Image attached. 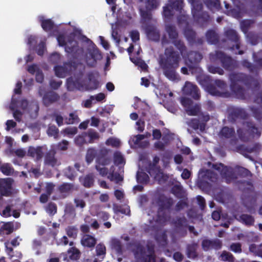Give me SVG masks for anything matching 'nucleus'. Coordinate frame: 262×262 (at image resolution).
Wrapping results in <instances>:
<instances>
[{
	"instance_id": "nucleus-46",
	"label": "nucleus",
	"mask_w": 262,
	"mask_h": 262,
	"mask_svg": "<svg viewBox=\"0 0 262 262\" xmlns=\"http://www.w3.org/2000/svg\"><path fill=\"white\" fill-rule=\"evenodd\" d=\"M184 35L190 43H194L196 38V33L192 29H186L184 32Z\"/></svg>"
},
{
	"instance_id": "nucleus-21",
	"label": "nucleus",
	"mask_w": 262,
	"mask_h": 262,
	"mask_svg": "<svg viewBox=\"0 0 262 262\" xmlns=\"http://www.w3.org/2000/svg\"><path fill=\"white\" fill-rule=\"evenodd\" d=\"M187 63L189 69L195 68L203 58L202 55L198 52L190 51L187 54Z\"/></svg>"
},
{
	"instance_id": "nucleus-12",
	"label": "nucleus",
	"mask_w": 262,
	"mask_h": 262,
	"mask_svg": "<svg viewBox=\"0 0 262 262\" xmlns=\"http://www.w3.org/2000/svg\"><path fill=\"white\" fill-rule=\"evenodd\" d=\"M66 262H77L81 256V252L75 247L70 248L66 252L61 253Z\"/></svg>"
},
{
	"instance_id": "nucleus-59",
	"label": "nucleus",
	"mask_w": 262,
	"mask_h": 262,
	"mask_svg": "<svg viewBox=\"0 0 262 262\" xmlns=\"http://www.w3.org/2000/svg\"><path fill=\"white\" fill-rule=\"evenodd\" d=\"M253 21L250 19H245L241 22V28L243 32L247 33L250 28Z\"/></svg>"
},
{
	"instance_id": "nucleus-42",
	"label": "nucleus",
	"mask_w": 262,
	"mask_h": 262,
	"mask_svg": "<svg viewBox=\"0 0 262 262\" xmlns=\"http://www.w3.org/2000/svg\"><path fill=\"white\" fill-rule=\"evenodd\" d=\"M14 231V225L12 222H7L3 223L0 226V234H10Z\"/></svg>"
},
{
	"instance_id": "nucleus-58",
	"label": "nucleus",
	"mask_w": 262,
	"mask_h": 262,
	"mask_svg": "<svg viewBox=\"0 0 262 262\" xmlns=\"http://www.w3.org/2000/svg\"><path fill=\"white\" fill-rule=\"evenodd\" d=\"M79 119L77 115L71 113L69 114V118H66L65 123L67 124H73L79 122Z\"/></svg>"
},
{
	"instance_id": "nucleus-17",
	"label": "nucleus",
	"mask_w": 262,
	"mask_h": 262,
	"mask_svg": "<svg viewBox=\"0 0 262 262\" xmlns=\"http://www.w3.org/2000/svg\"><path fill=\"white\" fill-rule=\"evenodd\" d=\"M56 154V149L54 146L47 151L45 155L44 163L45 164L54 167L59 164V162L57 158L55 157Z\"/></svg>"
},
{
	"instance_id": "nucleus-6",
	"label": "nucleus",
	"mask_w": 262,
	"mask_h": 262,
	"mask_svg": "<svg viewBox=\"0 0 262 262\" xmlns=\"http://www.w3.org/2000/svg\"><path fill=\"white\" fill-rule=\"evenodd\" d=\"M213 167L220 172L222 177L225 180L227 183L229 184L235 181L237 176L235 173V168L225 166L222 163L214 164Z\"/></svg>"
},
{
	"instance_id": "nucleus-26",
	"label": "nucleus",
	"mask_w": 262,
	"mask_h": 262,
	"mask_svg": "<svg viewBox=\"0 0 262 262\" xmlns=\"http://www.w3.org/2000/svg\"><path fill=\"white\" fill-rule=\"evenodd\" d=\"M43 152L41 146L29 147L28 150V155L35 158L37 161L40 160L43 157Z\"/></svg>"
},
{
	"instance_id": "nucleus-27",
	"label": "nucleus",
	"mask_w": 262,
	"mask_h": 262,
	"mask_svg": "<svg viewBox=\"0 0 262 262\" xmlns=\"http://www.w3.org/2000/svg\"><path fill=\"white\" fill-rule=\"evenodd\" d=\"M95 176L93 173H90L84 177L79 178V182L85 188H91L93 186L95 182Z\"/></svg>"
},
{
	"instance_id": "nucleus-56",
	"label": "nucleus",
	"mask_w": 262,
	"mask_h": 262,
	"mask_svg": "<svg viewBox=\"0 0 262 262\" xmlns=\"http://www.w3.org/2000/svg\"><path fill=\"white\" fill-rule=\"evenodd\" d=\"M66 233L69 237H72L74 239L76 238L78 229L75 226H68L66 229Z\"/></svg>"
},
{
	"instance_id": "nucleus-57",
	"label": "nucleus",
	"mask_w": 262,
	"mask_h": 262,
	"mask_svg": "<svg viewBox=\"0 0 262 262\" xmlns=\"http://www.w3.org/2000/svg\"><path fill=\"white\" fill-rule=\"evenodd\" d=\"M130 60L136 65L141 68L143 71H145L147 70L148 66L145 61L141 59L138 58H137L136 59L130 58Z\"/></svg>"
},
{
	"instance_id": "nucleus-22",
	"label": "nucleus",
	"mask_w": 262,
	"mask_h": 262,
	"mask_svg": "<svg viewBox=\"0 0 262 262\" xmlns=\"http://www.w3.org/2000/svg\"><path fill=\"white\" fill-rule=\"evenodd\" d=\"M60 96L53 91L46 92L42 97V102L46 106H49L51 104L57 102Z\"/></svg>"
},
{
	"instance_id": "nucleus-13",
	"label": "nucleus",
	"mask_w": 262,
	"mask_h": 262,
	"mask_svg": "<svg viewBox=\"0 0 262 262\" xmlns=\"http://www.w3.org/2000/svg\"><path fill=\"white\" fill-rule=\"evenodd\" d=\"M248 114L246 111L240 107H232L230 109L228 118L233 123L237 119H246L248 118Z\"/></svg>"
},
{
	"instance_id": "nucleus-45",
	"label": "nucleus",
	"mask_w": 262,
	"mask_h": 262,
	"mask_svg": "<svg viewBox=\"0 0 262 262\" xmlns=\"http://www.w3.org/2000/svg\"><path fill=\"white\" fill-rule=\"evenodd\" d=\"M172 43L180 51V53L181 55H185V54L187 53V47H186L184 42L182 40L179 39L178 38L172 41Z\"/></svg>"
},
{
	"instance_id": "nucleus-35",
	"label": "nucleus",
	"mask_w": 262,
	"mask_h": 262,
	"mask_svg": "<svg viewBox=\"0 0 262 262\" xmlns=\"http://www.w3.org/2000/svg\"><path fill=\"white\" fill-rule=\"evenodd\" d=\"M110 246L111 249L115 251L118 255H121L123 254V245L120 240L117 238L112 239Z\"/></svg>"
},
{
	"instance_id": "nucleus-1",
	"label": "nucleus",
	"mask_w": 262,
	"mask_h": 262,
	"mask_svg": "<svg viewBox=\"0 0 262 262\" xmlns=\"http://www.w3.org/2000/svg\"><path fill=\"white\" fill-rule=\"evenodd\" d=\"M180 60V53L171 46L166 48L164 54L160 56L159 65L163 74L168 79L174 81L178 79L176 70L179 67Z\"/></svg>"
},
{
	"instance_id": "nucleus-34",
	"label": "nucleus",
	"mask_w": 262,
	"mask_h": 262,
	"mask_svg": "<svg viewBox=\"0 0 262 262\" xmlns=\"http://www.w3.org/2000/svg\"><path fill=\"white\" fill-rule=\"evenodd\" d=\"M246 125L247 128L248 133L253 137H257L259 138L260 136L261 132L258 130V128L255 126L254 122L252 121H247L246 122Z\"/></svg>"
},
{
	"instance_id": "nucleus-53",
	"label": "nucleus",
	"mask_w": 262,
	"mask_h": 262,
	"mask_svg": "<svg viewBox=\"0 0 262 262\" xmlns=\"http://www.w3.org/2000/svg\"><path fill=\"white\" fill-rule=\"evenodd\" d=\"M137 180L139 183L146 184L149 181L148 175L145 172H138L137 173Z\"/></svg>"
},
{
	"instance_id": "nucleus-38",
	"label": "nucleus",
	"mask_w": 262,
	"mask_h": 262,
	"mask_svg": "<svg viewBox=\"0 0 262 262\" xmlns=\"http://www.w3.org/2000/svg\"><path fill=\"white\" fill-rule=\"evenodd\" d=\"M235 173L237 176L242 178H246L252 177V173L248 169L240 166L235 167Z\"/></svg>"
},
{
	"instance_id": "nucleus-64",
	"label": "nucleus",
	"mask_w": 262,
	"mask_h": 262,
	"mask_svg": "<svg viewBox=\"0 0 262 262\" xmlns=\"http://www.w3.org/2000/svg\"><path fill=\"white\" fill-rule=\"evenodd\" d=\"M222 260L223 261H227L229 262H234V257L230 252H227L226 251H223L221 255Z\"/></svg>"
},
{
	"instance_id": "nucleus-49",
	"label": "nucleus",
	"mask_w": 262,
	"mask_h": 262,
	"mask_svg": "<svg viewBox=\"0 0 262 262\" xmlns=\"http://www.w3.org/2000/svg\"><path fill=\"white\" fill-rule=\"evenodd\" d=\"M74 185L71 183H64L58 187V190L60 193H69L73 188Z\"/></svg>"
},
{
	"instance_id": "nucleus-39",
	"label": "nucleus",
	"mask_w": 262,
	"mask_h": 262,
	"mask_svg": "<svg viewBox=\"0 0 262 262\" xmlns=\"http://www.w3.org/2000/svg\"><path fill=\"white\" fill-rule=\"evenodd\" d=\"M171 192L179 199H183L186 196V192L181 185H174L171 188Z\"/></svg>"
},
{
	"instance_id": "nucleus-37",
	"label": "nucleus",
	"mask_w": 262,
	"mask_h": 262,
	"mask_svg": "<svg viewBox=\"0 0 262 262\" xmlns=\"http://www.w3.org/2000/svg\"><path fill=\"white\" fill-rule=\"evenodd\" d=\"M239 222L247 226H251L254 225L255 219L251 215L248 214H242L237 219Z\"/></svg>"
},
{
	"instance_id": "nucleus-54",
	"label": "nucleus",
	"mask_w": 262,
	"mask_h": 262,
	"mask_svg": "<svg viewBox=\"0 0 262 262\" xmlns=\"http://www.w3.org/2000/svg\"><path fill=\"white\" fill-rule=\"evenodd\" d=\"M169 5L171 9L181 12L184 6V2L183 0H175Z\"/></svg>"
},
{
	"instance_id": "nucleus-15",
	"label": "nucleus",
	"mask_w": 262,
	"mask_h": 262,
	"mask_svg": "<svg viewBox=\"0 0 262 262\" xmlns=\"http://www.w3.org/2000/svg\"><path fill=\"white\" fill-rule=\"evenodd\" d=\"M183 92L184 94L191 96L194 99L198 100L200 97L199 89L198 86L192 83L186 81L183 88Z\"/></svg>"
},
{
	"instance_id": "nucleus-41",
	"label": "nucleus",
	"mask_w": 262,
	"mask_h": 262,
	"mask_svg": "<svg viewBox=\"0 0 262 262\" xmlns=\"http://www.w3.org/2000/svg\"><path fill=\"white\" fill-rule=\"evenodd\" d=\"M203 2L208 9L211 11H218L221 9V3L219 0H204Z\"/></svg>"
},
{
	"instance_id": "nucleus-55",
	"label": "nucleus",
	"mask_w": 262,
	"mask_h": 262,
	"mask_svg": "<svg viewBox=\"0 0 262 262\" xmlns=\"http://www.w3.org/2000/svg\"><path fill=\"white\" fill-rule=\"evenodd\" d=\"M46 211L50 215H54L57 211L56 204L54 202H49L46 207Z\"/></svg>"
},
{
	"instance_id": "nucleus-9",
	"label": "nucleus",
	"mask_w": 262,
	"mask_h": 262,
	"mask_svg": "<svg viewBox=\"0 0 262 262\" xmlns=\"http://www.w3.org/2000/svg\"><path fill=\"white\" fill-rule=\"evenodd\" d=\"M76 63L73 61L64 62L63 66H56L54 67L55 75L59 78H64L68 73L73 69H76Z\"/></svg>"
},
{
	"instance_id": "nucleus-60",
	"label": "nucleus",
	"mask_w": 262,
	"mask_h": 262,
	"mask_svg": "<svg viewBox=\"0 0 262 262\" xmlns=\"http://www.w3.org/2000/svg\"><path fill=\"white\" fill-rule=\"evenodd\" d=\"M114 162L115 165H119L125 163V160L120 152L116 151L114 154Z\"/></svg>"
},
{
	"instance_id": "nucleus-3",
	"label": "nucleus",
	"mask_w": 262,
	"mask_h": 262,
	"mask_svg": "<svg viewBox=\"0 0 262 262\" xmlns=\"http://www.w3.org/2000/svg\"><path fill=\"white\" fill-rule=\"evenodd\" d=\"M209 58L211 62H220L222 67L227 71H231L236 66L235 61L231 56L221 51H215L210 53Z\"/></svg>"
},
{
	"instance_id": "nucleus-16",
	"label": "nucleus",
	"mask_w": 262,
	"mask_h": 262,
	"mask_svg": "<svg viewBox=\"0 0 262 262\" xmlns=\"http://www.w3.org/2000/svg\"><path fill=\"white\" fill-rule=\"evenodd\" d=\"M222 242L217 238L214 239H204L202 241L201 246L203 250L207 251L210 249L220 250L222 247Z\"/></svg>"
},
{
	"instance_id": "nucleus-40",
	"label": "nucleus",
	"mask_w": 262,
	"mask_h": 262,
	"mask_svg": "<svg viewBox=\"0 0 262 262\" xmlns=\"http://www.w3.org/2000/svg\"><path fill=\"white\" fill-rule=\"evenodd\" d=\"M98 150L95 147H90L87 149L85 155V161L88 164L91 163L97 157Z\"/></svg>"
},
{
	"instance_id": "nucleus-4",
	"label": "nucleus",
	"mask_w": 262,
	"mask_h": 262,
	"mask_svg": "<svg viewBox=\"0 0 262 262\" xmlns=\"http://www.w3.org/2000/svg\"><path fill=\"white\" fill-rule=\"evenodd\" d=\"M191 6V12L194 19L199 23H207L210 18L208 12L203 11V5L200 0H187Z\"/></svg>"
},
{
	"instance_id": "nucleus-14",
	"label": "nucleus",
	"mask_w": 262,
	"mask_h": 262,
	"mask_svg": "<svg viewBox=\"0 0 262 262\" xmlns=\"http://www.w3.org/2000/svg\"><path fill=\"white\" fill-rule=\"evenodd\" d=\"M156 203L159 207V210L162 211L169 210L173 204L172 199L165 196L163 194L159 195L156 199Z\"/></svg>"
},
{
	"instance_id": "nucleus-8",
	"label": "nucleus",
	"mask_w": 262,
	"mask_h": 262,
	"mask_svg": "<svg viewBox=\"0 0 262 262\" xmlns=\"http://www.w3.org/2000/svg\"><path fill=\"white\" fill-rule=\"evenodd\" d=\"M160 161V158L156 156L153 158V163H150L146 168L147 172L150 175L151 177H154V178L160 181L161 178L163 176V173L160 167L157 166V164Z\"/></svg>"
},
{
	"instance_id": "nucleus-62",
	"label": "nucleus",
	"mask_w": 262,
	"mask_h": 262,
	"mask_svg": "<svg viewBox=\"0 0 262 262\" xmlns=\"http://www.w3.org/2000/svg\"><path fill=\"white\" fill-rule=\"evenodd\" d=\"M173 9L170 8L169 4L163 7V15L167 19H170L173 15Z\"/></svg>"
},
{
	"instance_id": "nucleus-31",
	"label": "nucleus",
	"mask_w": 262,
	"mask_h": 262,
	"mask_svg": "<svg viewBox=\"0 0 262 262\" xmlns=\"http://www.w3.org/2000/svg\"><path fill=\"white\" fill-rule=\"evenodd\" d=\"M198 247V245L195 243H192L187 245L186 254L188 258L194 259L198 256L197 253Z\"/></svg>"
},
{
	"instance_id": "nucleus-30",
	"label": "nucleus",
	"mask_w": 262,
	"mask_h": 262,
	"mask_svg": "<svg viewBox=\"0 0 262 262\" xmlns=\"http://www.w3.org/2000/svg\"><path fill=\"white\" fill-rule=\"evenodd\" d=\"M89 83L85 85V89L87 91H93L98 88L99 81L95 78L93 73H89L88 75Z\"/></svg>"
},
{
	"instance_id": "nucleus-2",
	"label": "nucleus",
	"mask_w": 262,
	"mask_h": 262,
	"mask_svg": "<svg viewBox=\"0 0 262 262\" xmlns=\"http://www.w3.org/2000/svg\"><path fill=\"white\" fill-rule=\"evenodd\" d=\"M229 78L231 81V90L237 98L242 99L245 98L246 91L243 86L238 84V83L251 88L253 91L258 90L260 88V83L257 79L243 73H232L230 74Z\"/></svg>"
},
{
	"instance_id": "nucleus-51",
	"label": "nucleus",
	"mask_w": 262,
	"mask_h": 262,
	"mask_svg": "<svg viewBox=\"0 0 262 262\" xmlns=\"http://www.w3.org/2000/svg\"><path fill=\"white\" fill-rule=\"evenodd\" d=\"M147 35L149 39L153 41H159L160 39V33L157 30L151 29L147 32Z\"/></svg>"
},
{
	"instance_id": "nucleus-19",
	"label": "nucleus",
	"mask_w": 262,
	"mask_h": 262,
	"mask_svg": "<svg viewBox=\"0 0 262 262\" xmlns=\"http://www.w3.org/2000/svg\"><path fill=\"white\" fill-rule=\"evenodd\" d=\"M89 53L91 58H88L86 60V64L90 67H95L98 60H100L102 58V55L97 48L96 45H94L92 49L89 50Z\"/></svg>"
},
{
	"instance_id": "nucleus-44",
	"label": "nucleus",
	"mask_w": 262,
	"mask_h": 262,
	"mask_svg": "<svg viewBox=\"0 0 262 262\" xmlns=\"http://www.w3.org/2000/svg\"><path fill=\"white\" fill-rule=\"evenodd\" d=\"M107 178L111 181H115L116 183L122 181L123 178L117 172H114V167L111 166L110 168V172L107 176Z\"/></svg>"
},
{
	"instance_id": "nucleus-52",
	"label": "nucleus",
	"mask_w": 262,
	"mask_h": 262,
	"mask_svg": "<svg viewBox=\"0 0 262 262\" xmlns=\"http://www.w3.org/2000/svg\"><path fill=\"white\" fill-rule=\"evenodd\" d=\"M64 174L69 179L74 180L77 176V173L73 167L69 166L64 170Z\"/></svg>"
},
{
	"instance_id": "nucleus-47",
	"label": "nucleus",
	"mask_w": 262,
	"mask_h": 262,
	"mask_svg": "<svg viewBox=\"0 0 262 262\" xmlns=\"http://www.w3.org/2000/svg\"><path fill=\"white\" fill-rule=\"evenodd\" d=\"M148 251L149 254L146 255L145 253L144 257H142L141 259L143 262H156L154 248L152 247L148 246Z\"/></svg>"
},
{
	"instance_id": "nucleus-25",
	"label": "nucleus",
	"mask_w": 262,
	"mask_h": 262,
	"mask_svg": "<svg viewBox=\"0 0 262 262\" xmlns=\"http://www.w3.org/2000/svg\"><path fill=\"white\" fill-rule=\"evenodd\" d=\"M176 229L180 231H184L186 233V229L188 227V221L185 216L177 217L173 222Z\"/></svg>"
},
{
	"instance_id": "nucleus-32",
	"label": "nucleus",
	"mask_w": 262,
	"mask_h": 262,
	"mask_svg": "<svg viewBox=\"0 0 262 262\" xmlns=\"http://www.w3.org/2000/svg\"><path fill=\"white\" fill-rule=\"evenodd\" d=\"M84 135L88 138L86 140L88 144H93L98 141L100 138L99 134L93 129H88L87 132H84Z\"/></svg>"
},
{
	"instance_id": "nucleus-50",
	"label": "nucleus",
	"mask_w": 262,
	"mask_h": 262,
	"mask_svg": "<svg viewBox=\"0 0 262 262\" xmlns=\"http://www.w3.org/2000/svg\"><path fill=\"white\" fill-rule=\"evenodd\" d=\"M1 172L6 176H10L13 172V168L9 163H4L0 166Z\"/></svg>"
},
{
	"instance_id": "nucleus-36",
	"label": "nucleus",
	"mask_w": 262,
	"mask_h": 262,
	"mask_svg": "<svg viewBox=\"0 0 262 262\" xmlns=\"http://www.w3.org/2000/svg\"><path fill=\"white\" fill-rule=\"evenodd\" d=\"M39 21L43 30L46 32L51 31L55 27L53 21L51 19H45L43 16L39 18Z\"/></svg>"
},
{
	"instance_id": "nucleus-18",
	"label": "nucleus",
	"mask_w": 262,
	"mask_h": 262,
	"mask_svg": "<svg viewBox=\"0 0 262 262\" xmlns=\"http://www.w3.org/2000/svg\"><path fill=\"white\" fill-rule=\"evenodd\" d=\"M219 136L222 139H230V143H235L237 139L235 136V129L233 127H223L219 132Z\"/></svg>"
},
{
	"instance_id": "nucleus-33",
	"label": "nucleus",
	"mask_w": 262,
	"mask_h": 262,
	"mask_svg": "<svg viewBox=\"0 0 262 262\" xmlns=\"http://www.w3.org/2000/svg\"><path fill=\"white\" fill-rule=\"evenodd\" d=\"M81 243L84 247L93 248L96 244V239L94 236L91 235L85 234L82 236L81 239Z\"/></svg>"
},
{
	"instance_id": "nucleus-28",
	"label": "nucleus",
	"mask_w": 262,
	"mask_h": 262,
	"mask_svg": "<svg viewBox=\"0 0 262 262\" xmlns=\"http://www.w3.org/2000/svg\"><path fill=\"white\" fill-rule=\"evenodd\" d=\"M28 106V101L26 99H23L19 101L16 99L12 98L11 101L10 108L14 110L16 107H19L23 110L27 109Z\"/></svg>"
},
{
	"instance_id": "nucleus-63",
	"label": "nucleus",
	"mask_w": 262,
	"mask_h": 262,
	"mask_svg": "<svg viewBox=\"0 0 262 262\" xmlns=\"http://www.w3.org/2000/svg\"><path fill=\"white\" fill-rule=\"evenodd\" d=\"M75 143L79 146H82L85 144H88L86 136L84 135V132L75 138Z\"/></svg>"
},
{
	"instance_id": "nucleus-48",
	"label": "nucleus",
	"mask_w": 262,
	"mask_h": 262,
	"mask_svg": "<svg viewBox=\"0 0 262 262\" xmlns=\"http://www.w3.org/2000/svg\"><path fill=\"white\" fill-rule=\"evenodd\" d=\"M250 110L252 113L253 116L262 125V111L254 106H250Z\"/></svg>"
},
{
	"instance_id": "nucleus-29",
	"label": "nucleus",
	"mask_w": 262,
	"mask_h": 262,
	"mask_svg": "<svg viewBox=\"0 0 262 262\" xmlns=\"http://www.w3.org/2000/svg\"><path fill=\"white\" fill-rule=\"evenodd\" d=\"M207 42L210 45H217L219 42V34L214 30L210 29L206 33Z\"/></svg>"
},
{
	"instance_id": "nucleus-10",
	"label": "nucleus",
	"mask_w": 262,
	"mask_h": 262,
	"mask_svg": "<svg viewBox=\"0 0 262 262\" xmlns=\"http://www.w3.org/2000/svg\"><path fill=\"white\" fill-rule=\"evenodd\" d=\"M261 146L259 143H256L251 146L240 145L236 147L237 151L242 155L244 157L250 160H253L251 156L248 153H256L259 152Z\"/></svg>"
},
{
	"instance_id": "nucleus-23",
	"label": "nucleus",
	"mask_w": 262,
	"mask_h": 262,
	"mask_svg": "<svg viewBox=\"0 0 262 262\" xmlns=\"http://www.w3.org/2000/svg\"><path fill=\"white\" fill-rule=\"evenodd\" d=\"M12 184L9 179H0V194L2 196H9L12 194Z\"/></svg>"
},
{
	"instance_id": "nucleus-20",
	"label": "nucleus",
	"mask_w": 262,
	"mask_h": 262,
	"mask_svg": "<svg viewBox=\"0 0 262 262\" xmlns=\"http://www.w3.org/2000/svg\"><path fill=\"white\" fill-rule=\"evenodd\" d=\"M109 150L105 148H102L98 150V155L96 160L97 164L105 166L110 164L111 158L108 155Z\"/></svg>"
},
{
	"instance_id": "nucleus-43",
	"label": "nucleus",
	"mask_w": 262,
	"mask_h": 262,
	"mask_svg": "<svg viewBox=\"0 0 262 262\" xmlns=\"http://www.w3.org/2000/svg\"><path fill=\"white\" fill-rule=\"evenodd\" d=\"M166 31L168 34L169 38L171 40V41L178 39L179 34L176 27L172 25L166 26Z\"/></svg>"
},
{
	"instance_id": "nucleus-7",
	"label": "nucleus",
	"mask_w": 262,
	"mask_h": 262,
	"mask_svg": "<svg viewBox=\"0 0 262 262\" xmlns=\"http://www.w3.org/2000/svg\"><path fill=\"white\" fill-rule=\"evenodd\" d=\"M224 35L227 40L235 43V46L233 45L231 48V50H234L235 48L238 50L237 54L242 55L244 54V52L243 50H239L241 46L239 36L235 30L232 29H228L225 31Z\"/></svg>"
},
{
	"instance_id": "nucleus-24",
	"label": "nucleus",
	"mask_w": 262,
	"mask_h": 262,
	"mask_svg": "<svg viewBox=\"0 0 262 262\" xmlns=\"http://www.w3.org/2000/svg\"><path fill=\"white\" fill-rule=\"evenodd\" d=\"M130 246L136 257L141 258L142 257H144L146 253V249L140 242H134L130 244Z\"/></svg>"
},
{
	"instance_id": "nucleus-5",
	"label": "nucleus",
	"mask_w": 262,
	"mask_h": 262,
	"mask_svg": "<svg viewBox=\"0 0 262 262\" xmlns=\"http://www.w3.org/2000/svg\"><path fill=\"white\" fill-rule=\"evenodd\" d=\"M58 44L60 46H65V51L73 56L76 57L77 54L80 51L78 42L75 40L74 35L68 36L67 43L66 41L65 37L62 34H60L57 38Z\"/></svg>"
},
{
	"instance_id": "nucleus-11",
	"label": "nucleus",
	"mask_w": 262,
	"mask_h": 262,
	"mask_svg": "<svg viewBox=\"0 0 262 262\" xmlns=\"http://www.w3.org/2000/svg\"><path fill=\"white\" fill-rule=\"evenodd\" d=\"M82 75L70 77L67 79V87L68 91H72L75 90H82L85 88L82 81Z\"/></svg>"
},
{
	"instance_id": "nucleus-61",
	"label": "nucleus",
	"mask_w": 262,
	"mask_h": 262,
	"mask_svg": "<svg viewBox=\"0 0 262 262\" xmlns=\"http://www.w3.org/2000/svg\"><path fill=\"white\" fill-rule=\"evenodd\" d=\"M208 71L212 74H218L220 75H223L224 74V71L220 67L213 65L208 66Z\"/></svg>"
}]
</instances>
